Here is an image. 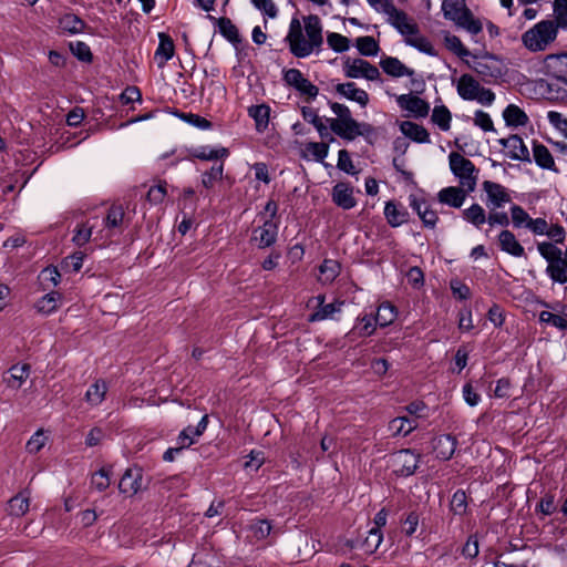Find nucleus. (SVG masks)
<instances>
[{"label": "nucleus", "instance_id": "f257e3e1", "mask_svg": "<svg viewBox=\"0 0 567 567\" xmlns=\"http://www.w3.org/2000/svg\"><path fill=\"white\" fill-rule=\"evenodd\" d=\"M442 11L444 18L453 21L457 27L465 29L473 35L482 32L483 24L467 8L465 0H443Z\"/></svg>", "mask_w": 567, "mask_h": 567}, {"label": "nucleus", "instance_id": "f03ea898", "mask_svg": "<svg viewBox=\"0 0 567 567\" xmlns=\"http://www.w3.org/2000/svg\"><path fill=\"white\" fill-rule=\"evenodd\" d=\"M561 29L550 20H542L522 35L523 44L532 52L544 51L557 38Z\"/></svg>", "mask_w": 567, "mask_h": 567}, {"label": "nucleus", "instance_id": "7ed1b4c3", "mask_svg": "<svg viewBox=\"0 0 567 567\" xmlns=\"http://www.w3.org/2000/svg\"><path fill=\"white\" fill-rule=\"evenodd\" d=\"M449 162L451 172L458 178L460 185L466 187L470 192H474L478 174L475 165L457 152L450 153Z\"/></svg>", "mask_w": 567, "mask_h": 567}, {"label": "nucleus", "instance_id": "20e7f679", "mask_svg": "<svg viewBox=\"0 0 567 567\" xmlns=\"http://www.w3.org/2000/svg\"><path fill=\"white\" fill-rule=\"evenodd\" d=\"M379 12L389 16L391 24L406 39L413 38L419 33V27L415 22L411 21L408 14L399 10L392 0H382L379 4Z\"/></svg>", "mask_w": 567, "mask_h": 567}, {"label": "nucleus", "instance_id": "39448f33", "mask_svg": "<svg viewBox=\"0 0 567 567\" xmlns=\"http://www.w3.org/2000/svg\"><path fill=\"white\" fill-rule=\"evenodd\" d=\"M474 72L485 83H495L504 75V64L494 54H485L481 60L474 61L471 65Z\"/></svg>", "mask_w": 567, "mask_h": 567}, {"label": "nucleus", "instance_id": "423d86ee", "mask_svg": "<svg viewBox=\"0 0 567 567\" xmlns=\"http://www.w3.org/2000/svg\"><path fill=\"white\" fill-rule=\"evenodd\" d=\"M282 80L288 86L295 89L306 101H313L318 94L319 89L306 79L302 72L298 69H288L284 71Z\"/></svg>", "mask_w": 567, "mask_h": 567}, {"label": "nucleus", "instance_id": "0eeeda50", "mask_svg": "<svg viewBox=\"0 0 567 567\" xmlns=\"http://www.w3.org/2000/svg\"><path fill=\"white\" fill-rule=\"evenodd\" d=\"M287 41L289 42L290 52L297 58H306L310 55L315 49H318L311 41L306 40L297 19H292L290 23Z\"/></svg>", "mask_w": 567, "mask_h": 567}, {"label": "nucleus", "instance_id": "6e6552de", "mask_svg": "<svg viewBox=\"0 0 567 567\" xmlns=\"http://www.w3.org/2000/svg\"><path fill=\"white\" fill-rule=\"evenodd\" d=\"M393 472L398 476H411L415 473L420 455L415 454L412 450H401L392 455Z\"/></svg>", "mask_w": 567, "mask_h": 567}, {"label": "nucleus", "instance_id": "1a4fd4ad", "mask_svg": "<svg viewBox=\"0 0 567 567\" xmlns=\"http://www.w3.org/2000/svg\"><path fill=\"white\" fill-rule=\"evenodd\" d=\"M278 238V224L268 218L264 224L252 230L251 243H255L259 249L271 247Z\"/></svg>", "mask_w": 567, "mask_h": 567}, {"label": "nucleus", "instance_id": "9d476101", "mask_svg": "<svg viewBox=\"0 0 567 567\" xmlns=\"http://www.w3.org/2000/svg\"><path fill=\"white\" fill-rule=\"evenodd\" d=\"M146 487L147 485L144 483L143 478V470L138 466L127 468L118 483L120 492L130 496L137 494Z\"/></svg>", "mask_w": 567, "mask_h": 567}, {"label": "nucleus", "instance_id": "9b49d317", "mask_svg": "<svg viewBox=\"0 0 567 567\" xmlns=\"http://www.w3.org/2000/svg\"><path fill=\"white\" fill-rule=\"evenodd\" d=\"M483 189L487 195L486 206L489 210H496L512 200L507 189L498 183L485 181Z\"/></svg>", "mask_w": 567, "mask_h": 567}, {"label": "nucleus", "instance_id": "f8f14e48", "mask_svg": "<svg viewBox=\"0 0 567 567\" xmlns=\"http://www.w3.org/2000/svg\"><path fill=\"white\" fill-rule=\"evenodd\" d=\"M544 66L547 75L567 85V52L548 54Z\"/></svg>", "mask_w": 567, "mask_h": 567}, {"label": "nucleus", "instance_id": "ddd939ff", "mask_svg": "<svg viewBox=\"0 0 567 567\" xmlns=\"http://www.w3.org/2000/svg\"><path fill=\"white\" fill-rule=\"evenodd\" d=\"M409 204L410 207L421 218L424 227L434 228L436 226L439 220L437 214L435 210L431 209L430 205L424 198L412 194L409 196Z\"/></svg>", "mask_w": 567, "mask_h": 567}, {"label": "nucleus", "instance_id": "4468645a", "mask_svg": "<svg viewBox=\"0 0 567 567\" xmlns=\"http://www.w3.org/2000/svg\"><path fill=\"white\" fill-rule=\"evenodd\" d=\"M398 105L405 111H409L414 117H426L430 112V104L412 94H401L396 97Z\"/></svg>", "mask_w": 567, "mask_h": 567}, {"label": "nucleus", "instance_id": "2eb2a0df", "mask_svg": "<svg viewBox=\"0 0 567 567\" xmlns=\"http://www.w3.org/2000/svg\"><path fill=\"white\" fill-rule=\"evenodd\" d=\"M332 202L340 208L349 210L357 205L353 196V186L347 182L337 183L331 193Z\"/></svg>", "mask_w": 567, "mask_h": 567}, {"label": "nucleus", "instance_id": "dca6fc26", "mask_svg": "<svg viewBox=\"0 0 567 567\" xmlns=\"http://www.w3.org/2000/svg\"><path fill=\"white\" fill-rule=\"evenodd\" d=\"M499 144L508 150L507 156L515 161L530 162L529 151L519 135L501 138Z\"/></svg>", "mask_w": 567, "mask_h": 567}, {"label": "nucleus", "instance_id": "f3484780", "mask_svg": "<svg viewBox=\"0 0 567 567\" xmlns=\"http://www.w3.org/2000/svg\"><path fill=\"white\" fill-rule=\"evenodd\" d=\"M471 192L466 189V187H463L460 185V187L456 186H449L445 188H442L437 193V200L441 204L447 205L453 208H461L464 204L466 196Z\"/></svg>", "mask_w": 567, "mask_h": 567}, {"label": "nucleus", "instance_id": "a211bd4d", "mask_svg": "<svg viewBox=\"0 0 567 567\" xmlns=\"http://www.w3.org/2000/svg\"><path fill=\"white\" fill-rule=\"evenodd\" d=\"M457 446V440L451 434H442L433 439L432 449L436 458L449 461L452 458Z\"/></svg>", "mask_w": 567, "mask_h": 567}, {"label": "nucleus", "instance_id": "6ab92c4d", "mask_svg": "<svg viewBox=\"0 0 567 567\" xmlns=\"http://www.w3.org/2000/svg\"><path fill=\"white\" fill-rule=\"evenodd\" d=\"M336 91L341 96L357 102L361 107H365L369 104V94L364 90L357 87L354 82L339 83L336 85Z\"/></svg>", "mask_w": 567, "mask_h": 567}, {"label": "nucleus", "instance_id": "aec40b11", "mask_svg": "<svg viewBox=\"0 0 567 567\" xmlns=\"http://www.w3.org/2000/svg\"><path fill=\"white\" fill-rule=\"evenodd\" d=\"M380 66L390 76L401 78L414 75V70L408 68L398 58L386 56L380 61Z\"/></svg>", "mask_w": 567, "mask_h": 567}, {"label": "nucleus", "instance_id": "412c9836", "mask_svg": "<svg viewBox=\"0 0 567 567\" xmlns=\"http://www.w3.org/2000/svg\"><path fill=\"white\" fill-rule=\"evenodd\" d=\"M158 47L155 51V59L158 61V66L163 68L168 60L174 56L175 45L173 39L165 32L158 33Z\"/></svg>", "mask_w": 567, "mask_h": 567}, {"label": "nucleus", "instance_id": "4be33fe9", "mask_svg": "<svg viewBox=\"0 0 567 567\" xmlns=\"http://www.w3.org/2000/svg\"><path fill=\"white\" fill-rule=\"evenodd\" d=\"M499 247L503 251L514 256H525V249L516 239L515 235L511 230H502L498 235Z\"/></svg>", "mask_w": 567, "mask_h": 567}, {"label": "nucleus", "instance_id": "5701e85b", "mask_svg": "<svg viewBox=\"0 0 567 567\" xmlns=\"http://www.w3.org/2000/svg\"><path fill=\"white\" fill-rule=\"evenodd\" d=\"M480 82L471 74H463L457 82V93L465 101H474L480 89Z\"/></svg>", "mask_w": 567, "mask_h": 567}, {"label": "nucleus", "instance_id": "b1692460", "mask_svg": "<svg viewBox=\"0 0 567 567\" xmlns=\"http://www.w3.org/2000/svg\"><path fill=\"white\" fill-rule=\"evenodd\" d=\"M400 131L403 135L411 138L416 143H430V134L427 130L411 121H403L400 123Z\"/></svg>", "mask_w": 567, "mask_h": 567}, {"label": "nucleus", "instance_id": "393cba45", "mask_svg": "<svg viewBox=\"0 0 567 567\" xmlns=\"http://www.w3.org/2000/svg\"><path fill=\"white\" fill-rule=\"evenodd\" d=\"M533 156L535 163L540 168L558 172V169L555 166L554 157L550 154L549 150L545 145L538 143L537 141L533 142Z\"/></svg>", "mask_w": 567, "mask_h": 567}, {"label": "nucleus", "instance_id": "a878e982", "mask_svg": "<svg viewBox=\"0 0 567 567\" xmlns=\"http://www.w3.org/2000/svg\"><path fill=\"white\" fill-rule=\"evenodd\" d=\"M248 115L255 121L257 132L267 130L270 118V106L266 103L251 105L247 110Z\"/></svg>", "mask_w": 567, "mask_h": 567}, {"label": "nucleus", "instance_id": "bb28decb", "mask_svg": "<svg viewBox=\"0 0 567 567\" xmlns=\"http://www.w3.org/2000/svg\"><path fill=\"white\" fill-rule=\"evenodd\" d=\"M208 18L217 23L220 34L230 43L237 44L241 41L237 27L229 18L221 17L216 19L213 16H208Z\"/></svg>", "mask_w": 567, "mask_h": 567}, {"label": "nucleus", "instance_id": "cd10ccee", "mask_svg": "<svg viewBox=\"0 0 567 567\" xmlns=\"http://www.w3.org/2000/svg\"><path fill=\"white\" fill-rule=\"evenodd\" d=\"M328 105L337 116L336 118H327L330 131L353 118L350 109L346 104L328 101Z\"/></svg>", "mask_w": 567, "mask_h": 567}, {"label": "nucleus", "instance_id": "c85d7f7f", "mask_svg": "<svg viewBox=\"0 0 567 567\" xmlns=\"http://www.w3.org/2000/svg\"><path fill=\"white\" fill-rule=\"evenodd\" d=\"M503 117L507 126L518 127L528 123L527 114L517 105L509 104L503 111Z\"/></svg>", "mask_w": 567, "mask_h": 567}, {"label": "nucleus", "instance_id": "c756f323", "mask_svg": "<svg viewBox=\"0 0 567 567\" xmlns=\"http://www.w3.org/2000/svg\"><path fill=\"white\" fill-rule=\"evenodd\" d=\"M305 31L308 40L311 41L312 44L317 45V48L322 45V27L320 19L317 16H309L305 20Z\"/></svg>", "mask_w": 567, "mask_h": 567}, {"label": "nucleus", "instance_id": "7c9ffc66", "mask_svg": "<svg viewBox=\"0 0 567 567\" xmlns=\"http://www.w3.org/2000/svg\"><path fill=\"white\" fill-rule=\"evenodd\" d=\"M384 216L391 227H399L408 219V212L399 208L395 202L389 200L384 206Z\"/></svg>", "mask_w": 567, "mask_h": 567}, {"label": "nucleus", "instance_id": "2f4dec72", "mask_svg": "<svg viewBox=\"0 0 567 567\" xmlns=\"http://www.w3.org/2000/svg\"><path fill=\"white\" fill-rule=\"evenodd\" d=\"M417 426V422L414 419L406 416H398L390 421L389 430L394 436L396 435H409Z\"/></svg>", "mask_w": 567, "mask_h": 567}, {"label": "nucleus", "instance_id": "473e14b6", "mask_svg": "<svg viewBox=\"0 0 567 567\" xmlns=\"http://www.w3.org/2000/svg\"><path fill=\"white\" fill-rule=\"evenodd\" d=\"M190 154L194 158L214 161L228 157L229 151L226 147L212 148L209 146H199L194 148Z\"/></svg>", "mask_w": 567, "mask_h": 567}, {"label": "nucleus", "instance_id": "72a5a7b5", "mask_svg": "<svg viewBox=\"0 0 567 567\" xmlns=\"http://www.w3.org/2000/svg\"><path fill=\"white\" fill-rule=\"evenodd\" d=\"M344 305V301L336 300L331 303H326L322 307H319V309H316L309 318V322H317V321H323L326 319H330L333 317L336 312H340L342 306Z\"/></svg>", "mask_w": 567, "mask_h": 567}, {"label": "nucleus", "instance_id": "f704fd0d", "mask_svg": "<svg viewBox=\"0 0 567 567\" xmlns=\"http://www.w3.org/2000/svg\"><path fill=\"white\" fill-rule=\"evenodd\" d=\"M545 272L554 282L567 284V260L558 258L553 264L547 265Z\"/></svg>", "mask_w": 567, "mask_h": 567}, {"label": "nucleus", "instance_id": "c9c22d12", "mask_svg": "<svg viewBox=\"0 0 567 567\" xmlns=\"http://www.w3.org/2000/svg\"><path fill=\"white\" fill-rule=\"evenodd\" d=\"M462 217L467 223L480 228L484 223H486L487 216L484 208L480 204L474 203L462 212Z\"/></svg>", "mask_w": 567, "mask_h": 567}, {"label": "nucleus", "instance_id": "e433bc0d", "mask_svg": "<svg viewBox=\"0 0 567 567\" xmlns=\"http://www.w3.org/2000/svg\"><path fill=\"white\" fill-rule=\"evenodd\" d=\"M125 210L122 205L113 204L104 218V226L109 230L120 228L124 221Z\"/></svg>", "mask_w": 567, "mask_h": 567}, {"label": "nucleus", "instance_id": "4c0bfd02", "mask_svg": "<svg viewBox=\"0 0 567 567\" xmlns=\"http://www.w3.org/2000/svg\"><path fill=\"white\" fill-rule=\"evenodd\" d=\"M85 23L78 16L68 13L60 18L59 28L70 34H76L83 31Z\"/></svg>", "mask_w": 567, "mask_h": 567}, {"label": "nucleus", "instance_id": "58836bf2", "mask_svg": "<svg viewBox=\"0 0 567 567\" xmlns=\"http://www.w3.org/2000/svg\"><path fill=\"white\" fill-rule=\"evenodd\" d=\"M61 298L62 297L60 292L51 291L39 299L35 307L39 312L50 315L58 309Z\"/></svg>", "mask_w": 567, "mask_h": 567}, {"label": "nucleus", "instance_id": "ea45409f", "mask_svg": "<svg viewBox=\"0 0 567 567\" xmlns=\"http://www.w3.org/2000/svg\"><path fill=\"white\" fill-rule=\"evenodd\" d=\"M31 367L28 363L24 364H14L10 368V379L8 380V385L10 388L19 389L22 383L27 380L30 374Z\"/></svg>", "mask_w": 567, "mask_h": 567}, {"label": "nucleus", "instance_id": "a19ab883", "mask_svg": "<svg viewBox=\"0 0 567 567\" xmlns=\"http://www.w3.org/2000/svg\"><path fill=\"white\" fill-rule=\"evenodd\" d=\"M396 318V310L394 306L389 302H383L379 306L374 321L380 327L384 328L391 324Z\"/></svg>", "mask_w": 567, "mask_h": 567}, {"label": "nucleus", "instance_id": "79ce46f5", "mask_svg": "<svg viewBox=\"0 0 567 567\" xmlns=\"http://www.w3.org/2000/svg\"><path fill=\"white\" fill-rule=\"evenodd\" d=\"M107 391V385L104 381H96L91 384L85 393V400L89 404L95 406L102 403Z\"/></svg>", "mask_w": 567, "mask_h": 567}, {"label": "nucleus", "instance_id": "37998d69", "mask_svg": "<svg viewBox=\"0 0 567 567\" xmlns=\"http://www.w3.org/2000/svg\"><path fill=\"white\" fill-rule=\"evenodd\" d=\"M365 62H367V60H363V59L347 58L343 61L344 75L349 79L363 78L365 69L362 64Z\"/></svg>", "mask_w": 567, "mask_h": 567}, {"label": "nucleus", "instance_id": "c03bdc74", "mask_svg": "<svg viewBox=\"0 0 567 567\" xmlns=\"http://www.w3.org/2000/svg\"><path fill=\"white\" fill-rule=\"evenodd\" d=\"M431 120L440 127V130L449 131L451 127L452 115L445 105H436L433 109Z\"/></svg>", "mask_w": 567, "mask_h": 567}, {"label": "nucleus", "instance_id": "a18cd8bd", "mask_svg": "<svg viewBox=\"0 0 567 567\" xmlns=\"http://www.w3.org/2000/svg\"><path fill=\"white\" fill-rule=\"evenodd\" d=\"M358 128H360V122L352 118L331 131L344 141H353L358 137Z\"/></svg>", "mask_w": 567, "mask_h": 567}, {"label": "nucleus", "instance_id": "49530a36", "mask_svg": "<svg viewBox=\"0 0 567 567\" xmlns=\"http://www.w3.org/2000/svg\"><path fill=\"white\" fill-rule=\"evenodd\" d=\"M224 177V163H219L217 165H213L209 171H206L202 174V185L210 189L214 187V184L218 181H221Z\"/></svg>", "mask_w": 567, "mask_h": 567}, {"label": "nucleus", "instance_id": "de8ad7c7", "mask_svg": "<svg viewBox=\"0 0 567 567\" xmlns=\"http://www.w3.org/2000/svg\"><path fill=\"white\" fill-rule=\"evenodd\" d=\"M355 47L364 56H374L379 52V44L373 37H359L355 40Z\"/></svg>", "mask_w": 567, "mask_h": 567}, {"label": "nucleus", "instance_id": "09e8293b", "mask_svg": "<svg viewBox=\"0 0 567 567\" xmlns=\"http://www.w3.org/2000/svg\"><path fill=\"white\" fill-rule=\"evenodd\" d=\"M405 43L410 47L415 48L422 53H425L427 55L434 56L436 55V51L432 43L423 35H420L419 33L414 35L413 38H406Z\"/></svg>", "mask_w": 567, "mask_h": 567}, {"label": "nucleus", "instance_id": "8fccbe9b", "mask_svg": "<svg viewBox=\"0 0 567 567\" xmlns=\"http://www.w3.org/2000/svg\"><path fill=\"white\" fill-rule=\"evenodd\" d=\"M537 250L548 265L560 258L561 255V249L549 241L538 243Z\"/></svg>", "mask_w": 567, "mask_h": 567}, {"label": "nucleus", "instance_id": "3c124183", "mask_svg": "<svg viewBox=\"0 0 567 567\" xmlns=\"http://www.w3.org/2000/svg\"><path fill=\"white\" fill-rule=\"evenodd\" d=\"M327 43L334 52L338 53L346 52L350 48V40L347 37L336 32H329L327 34Z\"/></svg>", "mask_w": 567, "mask_h": 567}, {"label": "nucleus", "instance_id": "603ef678", "mask_svg": "<svg viewBox=\"0 0 567 567\" xmlns=\"http://www.w3.org/2000/svg\"><path fill=\"white\" fill-rule=\"evenodd\" d=\"M166 186L167 183L165 181H159L157 185L152 186L146 194L147 202L151 205L162 204L167 194Z\"/></svg>", "mask_w": 567, "mask_h": 567}, {"label": "nucleus", "instance_id": "864d4df0", "mask_svg": "<svg viewBox=\"0 0 567 567\" xmlns=\"http://www.w3.org/2000/svg\"><path fill=\"white\" fill-rule=\"evenodd\" d=\"M29 509V498L19 494L9 501V513L13 516H22Z\"/></svg>", "mask_w": 567, "mask_h": 567}, {"label": "nucleus", "instance_id": "5fc2aeb1", "mask_svg": "<svg viewBox=\"0 0 567 567\" xmlns=\"http://www.w3.org/2000/svg\"><path fill=\"white\" fill-rule=\"evenodd\" d=\"M511 217L515 228H527V225H529L532 219L527 212L519 205H513L511 207Z\"/></svg>", "mask_w": 567, "mask_h": 567}, {"label": "nucleus", "instance_id": "6e6d98bb", "mask_svg": "<svg viewBox=\"0 0 567 567\" xmlns=\"http://www.w3.org/2000/svg\"><path fill=\"white\" fill-rule=\"evenodd\" d=\"M553 9L555 18L551 21L561 29L567 28V0H554Z\"/></svg>", "mask_w": 567, "mask_h": 567}, {"label": "nucleus", "instance_id": "4d7b16f0", "mask_svg": "<svg viewBox=\"0 0 567 567\" xmlns=\"http://www.w3.org/2000/svg\"><path fill=\"white\" fill-rule=\"evenodd\" d=\"M467 496L463 489H457L451 499L450 507L455 515H464L467 508Z\"/></svg>", "mask_w": 567, "mask_h": 567}, {"label": "nucleus", "instance_id": "13d9d810", "mask_svg": "<svg viewBox=\"0 0 567 567\" xmlns=\"http://www.w3.org/2000/svg\"><path fill=\"white\" fill-rule=\"evenodd\" d=\"M539 321L543 323L551 324L559 330L567 331V319L550 311H542L539 313Z\"/></svg>", "mask_w": 567, "mask_h": 567}, {"label": "nucleus", "instance_id": "bf43d9fd", "mask_svg": "<svg viewBox=\"0 0 567 567\" xmlns=\"http://www.w3.org/2000/svg\"><path fill=\"white\" fill-rule=\"evenodd\" d=\"M70 50L82 62H92L93 60L91 49L85 42H70Z\"/></svg>", "mask_w": 567, "mask_h": 567}, {"label": "nucleus", "instance_id": "052dcab7", "mask_svg": "<svg viewBox=\"0 0 567 567\" xmlns=\"http://www.w3.org/2000/svg\"><path fill=\"white\" fill-rule=\"evenodd\" d=\"M445 45L460 58L468 56L470 51L463 45L461 39L454 34H447L444 38Z\"/></svg>", "mask_w": 567, "mask_h": 567}, {"label": "nucleus", "instance_id": "680f3d73", "mask_svg": "<svg viewBox=\"0 0 567 567\" xmlns=\"http://www.w3.org/2000/svg\"><path fill=\"white\" fill-rule=\"evenodd\" d=\"M91 485L100 492L105 491L110 486V470L102 467L95 472L92 475Z\"/></svg>", "mask_w": 567, "mask_h": 567}, {"label": "nucleus", "instance_id": "e2e57ef3", "mask_svg": "<svg viewBox=\"0 0 567 567\" xmlns=\"http://www.w3.org/2000/svg\"><path fill=\"white\" fill-rule=\"evenodd\" d=\"M271 528V524L268 519H255L250 526V530L257 539H265L268 537Z\"/></svg>", "mask_w": 567, "mask_h": 567}, {"label": "nucleus", "instance_id": "0e129e2a", "mask_svg": "<svg viewBox=\"0 0 567 567\" xmlns=\"http://www.w3.org/2000/svg\"><path fill=\"white\" fill-rule=\"evenodd\" d=\"M337 167L350 175H355L358 172L354 168L350 154L347 150H340L338 153Z\"/></svg>", "mask_w": 567, "mask_h": 567}, {"label": "nucleus", "instance_id": "69168bd1", "mask_svg": "<svg viewBox=\"0 0 567 567\" xmlns=\"http://www.w3.org/2000/svg\"><path fill=\"white\" fill-rule=\"evenodd\" d=\"M382 539H383V535H382L381 529L371 528L369 530L368 537L364 540L363 546L365 547V549L368 551L373 553L379 548L380 544L382 543Z\"/></svg>", "mask_w": 567, "mask_h": 567}, {"label": "nucleus", "instance_id": "338daca9", "mask_svg": "<svg viewBox=\"0 0 567 567\" xmlns=\"http://www.w3.org/2000/svg\"><path fill=\"white\" fill-rule=\"evenodd\" d=\"M555 497L553 494H545L536 506V511L544 515H551L556 512Z\"/></svg>", "mask_w": 567, "mask_h": 567}, {"label": "nucleus", "instance_id": "774afa93", "mask_svg": "<svg viewBox=\"0 0 567 567\" xmlns=\"http://www.w3.org/2000/svg\"><path fill=\"white\" fill-rule=\"evenodd\" d=\"M547 118L549 123L567 137V118L561 113L550 111Z\"/></svg>", "mask_w": 567, "mask_h": 567}]
</instances>
